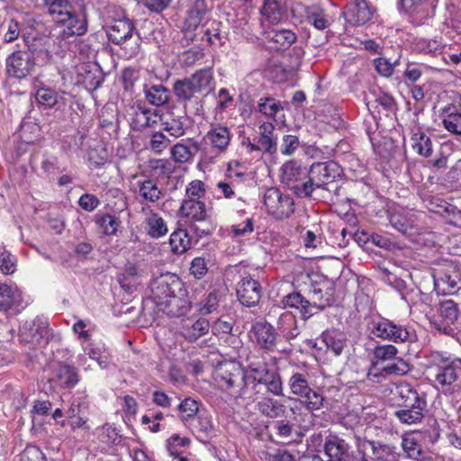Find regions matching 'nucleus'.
I'll use <instances>...</instances> for the list:
<instances>
[{
    "label": "nucleus",
    "mask_w": 461,
    "mask_h": 461,
    "mask_svg": "<svg viewBox=\"0 0 461 461\" xmlns=\"http://www.w3.org/2000/svg\"><path fill=\"white\" fill-rule=\"evenodd\" d=\"M141 272L135 264L125 265L123 272L118 276V282L121 287L127 293H132L140 285Z\"/></svg>",
    "instance_id": "nucleus-36"
},
{
    "label": "nucleus",
    "mask_w": 461,
    "mask_h": 461,
    "mask_svg": "<svg viewBox=\"0 0 461 461\" xmlns=\"http://www.w3.org/2000/svg\"><path fill=\"white\" fill-rule=\"evenodd\" d=\"M190 442L189 438L174 434L167 440L166 446L169 455L176 457L190 445Z\"/></svg>",
    "instance_id": "nucleus-56"
},
{
    "label": "nucleus",
    "mask_w": 461,
    "mask_h": 461,
    "mask_svg": "<svg viewBox=\"0 0 461 461\" xmlns=\"http://www.w3.org/2000/svg\"><path fill=\"white\" fill-rule=\"evenodd\" d=\"M322 341L327 348L335 356H339L346 345L344 334L337 330H326L321 334Z\"/></svg>",
    "instance_id": "nucleus-45"
},
{
    "label": "nucleus",
    "mask_w": 461,
    "mask_h": 461,
    "mask_svg": "<svg viewBox=\"0 0 461 461\" xmlns=\"http://www.w3.org/2000/svg\"><path fill=\"white\" fill-rule=\"evenodd\" d=\"M244 370L235 361H225L217 365L213 371L215 383L223 390L240 397V390L245 384Z\"/></svg>",
    "instance_id": "nucleus-6"
},
{
    "label": "nucleus",
    "mask_w": 461,
    "mask_h": 461,
    "mask_svg": "<svg viewBox=\"0 0 461 461\" xmlns=\"http://www.w3.org/2000/svg\"><path fill=\"white\" fill-rule=\"evenodd\" d=\"M394 283V287L401 293L402 299L404 300L410 306H431V294L423 293L419 288L410 289L404 293L403 290L406 288L405 282L403 280L395 278Z\"/></svg>",
    "instance_id": "nucleus-29"
},
{
    "label": "nucleus",
    "mask_w": 461,
    "mask_h": 461,
    "mask_svg": "<svg viewBox=\"0 0 461 461\" xmlns=\"http://www.w3.org/2000/svg\"><path fill=\"white\" fill-rule=\"evenodd\" d=\"M417 217L414 212L400 208L389 215L391 225L400 232L406 233L411 230L416 222Z\"/></svg>",
    "instance_id": "nucleus-34"
},
{
    "label": "nucleus",
    "mask_w": 461,
    "mask_h": 461,
    "mask_svg": "<svg viewBox=\"0 0 461 461\" xmlns=\"http://www.w3.org/2000/svg\"><path fill=\"white\" fill-rule=\"evenodd\" d=\"M442 122L447 131L461 136V101L444 109Z\"/></svg>",
    "instance_id": "nucleus-37"
},
{
    "label": "nucleus",
    "mask_w": 461,
    "mask_h": 461,
    "mask_svg": "<svg viewBox=\"0 0 461 461\" xmlns=\"http://www.w3.org/2000/svg\"><path fill=\"white\" fill-rule=\"evenodd\" d=\"M434 290L438 294L447 295L456 294L461 285L460 273L452 268L433 275Z\"/></svg>",
    "instance_id": "nucleus-17"
},
{
    "label": "nucleus",
    "mask_w": 461,
    "mask_h": 461,
    "mask_svg": "<svg viewBox=\"0 0 461 461\" xmlns=\"http://www.w3.org/2000/svg\"><path fill=\"white\" fill-rule=\"evenodd\" d=\"M32 87L35 90V98L39 104L47 108H52L59 104L61 96L55 89L45 86L38 77L33 78Z\"/></svg>",
    "instance_id": "nucleus-33"
},
{
    "label": "nucleus",
    "mask_w": 461,
    "mask_h": 461,
    "mask_svg": "<svg viewBox=\"0 0 461 461\" xmlns=\"http://www.w3.org/2000/svg\"><path fill=\"white\" fill-rule=\"evenodd\" d=\"M63 27L62 33L65 37L80 36L86 33L87 23L85 16L77 14L74 9L57 21Z\"/></svg>",
    "instance_id": "nucleus-24"
},
{
    "label": "nucleus",
    "mask_w": 461,
    "mask_h": 461,
    "mask_svg": "<svg viewBox=\"0 0 461 461\" xmlns=\"http://www.w3.org/2000/svg\"><path fill=\"white\" fill-rule=\"evenodd\" d=\"M178 410L180 412V419L182 420H188L197 414L199 402L194 399L185 398L178 405Z\"/></svg>",
    "instance_id": "nucleus-62"
},
{
    "label": "nucleus",
    "mask_w": 461,
    "mask_h": 461,
    "mask_svg": "<svg viewBox=\"0 0 461 461\" xmlns=\"http://www.w3.org/2000/svg\"><path fill=\"white\" fill-rule=\"evenodd\" d=\"M429 373L435 386L444 394L458 393L461 358L447 352L433 351L428 356Z\"/></svg>",
    "instance_id": "nucleus-2"
},
{
    "label": "nucleus",
    "mask_w": 461,
    "mask_h": 461,
    "mask_svg": "<svg viewBox=\"0 0 461 461\" xmlns=\"http://www.w3.org/2000/svg\"><path fill=\"white\" fill-rule=\"evenodd\" d=\"M146 101L154 106H162L169 101V90L162 84L145 85L143 88Z\"/></svg>",
    "instance_id": "nucleus-39"
},
{
    "label": "nucleus",
    "mask_w": 461,
    "mask_h": 461,
    "mask_svg": "<svg viewBox=\"0 0 461 461\" xmlns=\"http://www.w3.org/2000/svg\"><path fill=\"white\" fill-rule=\"evenodd\" d=\"M411 145L412 149L420 156L428 158L432 154V141L420 127L412 129Z\"/></svg>",
    "instance_id": "nucleus-38"
},
{
    "label": "nucleus",
    "mask_w": 461,
    "mask_h": 461,
    "mask_svg": "<svg viewBox=\"0 0 461 461\" xmlns=\"http://www.w3.org/2000/svg\"><path fill=\"white\" fill-rule=\"evenodd\" d=\"M438 0H401V7L412 22L420 24L434 15Z\"/></svg>",
    "instance_id": "nucleus-12"
},
{
    "label": "nucleus",
    "mask_w": 461,
    "mask_h": 461,
    "mask_svg": "<svg viewBox=\"0 0 461 461\" xmlns=\"http://www.w3.org/2000/svg\"><path fill=\"white\" fill-rule=\"evenodd\" d=\"M251 332L260 348L267 351L274 349L276 342V333L270 323L258 321L253 325Z\"/></svg>",
    "instance_id": "nucleus-25"
},
{
    "label": "nucleus",
    "mask_w": 461,
    "mask_h": 461,
    "mask_svg": "<svg viewBox=\"0 0 461 461\" xmlns=\"http://www.w3.org/2000/svg\"><path fill=\"white\" fill-rule=\"evenodd\" d=\"M277 138L275 135V126L272 122H264L259 126L258 143L267 153L274 154L277 149Z\"/></svg>",
    "instance_id": "nucleus-40"
},
{
    "label": "nucleus",
    "mask_w": 461,
    "mask_h": 461,
    "mask_svg": "<svg viewBox=\"0 0 461 461\" xmlns=\"http://www.w3.org/2000/svg\"><path fill=\"white\" fill-rule=\"evenodd\" d=\"M22 303L23 295L20 289L6 284H0V312L11 309L19 311Z\"/></svg>",
    "instance_id": "nucleus-30"
},
{
    "label": "nucleus",
    "mask_w": 461,
    "mask_h": 461,
    "mask_svg": "<svg viewBox=\"0 0 461 461\" xmlns=\"http://www.w3.org/2000/svg\"><path fill=\"white\" fill-rule=\"evenodd\" d=\"M258 107L262 114L269 118H274L278 112L283 110L281 103L272 97L260 98Z\"/></svg>",
    "instance_id": "nucleus-57"
},
{
    "label": "nucleus",
    "mask_w": 461,
    "mask_h": 461,
    "mask_svg": "<svg viewBox=\"0 0 461 461\" xmlns=\"http://www.w3.org/2000/svg\"><path fill=\"white\" fill-rule=\"evenodd\" d=\"M398 354V349L395 346L391 344L378 345L373 349V359L372 361L382 364L384 362H390L395 358Z\"/></svg>",
    "instance_id": "nucleus-53"
},
{
    "label": "nucleus",
    "mask_w": 461,
    "mask_h": 461,
    "mask_svg": "<svg viewBox=\"0 0 461 461\" xmlns=\"http://www.w3.org/2000/svg\"><path fill=\"white\" fill-rule=\"evenodd\" d=\"M281 303L285 307L296 308L300 310L304 320L309 319L321 309L316 303H310L299 293H292L285 295L282 299Z\"/></svg>",
    "instance_id": "nucleus-28"
},
{
    "label": "nucleus",
    "mask_w": 461,
    "mask_h": 461,
    "mask_svg": "<svg viewBox=\"0 0 461 461\" xmlns=\"http://www.w3.org/2000/svg\"><path fill=\"white\" fill-rule=\"evenodd\" d=\"M186 116L176 113L174 109H167L161 113L160 123L165 131L174 138H180L185 134Z\"/></svg>",
    "instance_id": "nucleus-21"
},
{
    "label": "nucleus",
    "mask_w": 461,
    "mask_h": 461,
    "mask_svg": "<svg viewBox=\"0 0 461 461\" xmlns=\"http://www.w3.org/2000/svg\"><path fill=\"white\" fill-rule=\"evenodd\" d=\"M169 245L174 254H183L191 247V238L187 231L178 229L170 235Z\"/></svg>",
    "instance_id": "nucleus-46"
},
{
    "label": "nucleus",
    "mask_w": 461,
    "mask_h": 461,
    "mask_svg": "<svg viewBox=\"0 0 461 461\" xmlns=\"http://www.w3.org/2000/svg\"><path fill=\"white\" fill-rule=\"evenodd\" d=\"M427 69V66L422 63L407 61L403 71V79L406 84L417 82Z\"/></svg>",
    "instance_id": "nucleus-55"
},
{
    "label": "nucleus",
    "mask_w": 461,
    "mask_h": 461,
    "mask_svg": "<svg viewBox=\"0 0 461 461\" xmlns=\"http://www.w3.org/2000/svg\"><path fill=\"white\" fill-rule=\"evenodd\" d=\"M232 134L230 129L226 125L215 124L204 136V141L217 154L224 153L230 146Z\"/></svg>",
    "instance_id": "nucleus-18"
},
{
    "label": "nucleus",
    "mask_w": 461,
    "mask_h": 461,
    "mask_svg": "<svg viewBox=\"0 0 461 461\" xmlns=\"http://www.w3.org/2000/svg\"><path fill=\"white\" fill-rule=\"evenodd\" d=\"M245 384L240 387V398L255 402L258 399V385H266L267 391L275 395H284L280 374L270 369L266 363H250L244 370Z\"/></svg>",
    "instance_id": "nucleus-1"
},
{
    "label": "nucleus",
    "mask_w": 461,
    "mask_h": 461,
    "mask_svg": "<svg viewBox=\"0 0 461 461\" xmlns=\"http://www.w3.org/2000/svg\"><path fill=\"white\" fill-rule=\"evenodd\" d=\"M440 323L438 324V330L445 334H450L454 331L452 325L456 323L459 316V307L453 300H444L439 303Z\"/></svg>",
    "instance_id": "nucleus-27"
},
{
    "label": "nucleus",
    "mask_w": 461,
    "mask_h": 461,
    "mask_svg": "<svg viewBox=\"0 0 461 461\" xmlns=\"http://www.w3.org/2000/svg\"><path fill=\"white\" fill-rule=\"evenodd\" d=\"M144 215V224L147 234L153 239H159L165 236L167 231V225L163 217L150 208V206L142 207Z\"/></svg>",
    "instance_id": "nucleus-23"
},
{
    "label": "nucleus",
    "mask_w": 461,
    "mask_h": 461,
    "mask_svg": "<svg viewBox=\"0 0 461 461\" xmlns=\"http://www.w3.org/2000/svg\"><path fill=\"white\" fill-rule=\"evenodd\" d=\"M261 294L262 288L260 284L250 276L242 277L237 285V296L244 306L252 307L258 304Z\"/></svg>",
    "instance_id": "nucleus-14"
},
{
    "label": "nucleus",
    "mask_w": 461,
    "mask_h": 461,
    "mask_svg": "<svg viewBox=\"0 0 461 461\" xmlns=\"http://www.w3.org/2000/svg\"><path fill=\"white\" fill-rule=\"evenodd\" d=\"M305 18L307 23L313 25L317 30H324L330 25L325 11L319 5L307 7L305 9Z\"/></svg>",
    "instance_id": "nucleus-47"
},
{
    "label": "nucleus",
    "mask_w": 461,
    "mask_h": 461,
    "mask_svg": "<svg viewBox=\"0 0 461 461\" xmlns=\"http://www.w3.org/2000/svg\"><path fill=\"white\" fill-rule=\"evenodd\" d=\"M444 44L437 39H420L414 43V50L420 54L436 56L443 51Z\"/></svg>",
    "instance_id": "nucleus-50"
},
{
    "label": "nucleus",
    "mask_w": 461,
    "mask_h": 461,
    "mask_svg": "<svg viewBox=\"0 0 461 461\" xmlns=\"http://www.w3.org/2000/svg\"><path fill=\"white\" fill-rule=\"evenodd\" d=\"M356 440L357 449L364 456H371L372 454L376 459L395 461V456L392 451L393 447L390 446L376 445L374 441L361 439L359 438H357Z\"/></svg>",
    "instance_id": "nucleus-26"
},
{
    "label": "nucleus",
    "mask_w": 461,
    "mask_h": 461,
    "mask_svg": "<svg viewBox=\"0 0 461 461\" xmlns=\"http://www.w3.org/2000/svg\"><path fill=\"white\" fill-rule=\"evenodd\" d=\"M241 178H244V174L233 172L230 166H229L227 169V179L220 181L217 183L216 186L225 198H230L234 195V189Z\"/></svg>",
    "instance_id": "nucleus-48"
},
{
    "label": "nucleus",
    "mask_w": 461,
    "mask_h": 461,
    "mask_svg": "<svg viewBox=\"0 0 461 461\" xmlns=\"http://www.w3.org/2000/svg\"><path fill=\"white\" fill-rule=\"evenodd\" d=\"M137 185L140 195L144 200L155 203L160 198L161 191L154 181L150 179L140 180L137 182Z\"/></svg>",
    "instance_id": "nucleus-51"
},
{
    "label": "nucleus",
    "mask_w": 461,
    "mask_h": 461,
    "mask_svg": "<svg viewBox=\"0 0 461 461\" xmlns=\"http://www.w3.org/2000/svg\"><path fill=\"white\" fill-rule=\"evenodd\" d=\"M264 35L265 40L271 43L270 48L276 50L287 49L296 41L295 33L286 29H270L265 31Z\"/></svg>",
    "instance_id": "nucleus-31"
},
{
    "label": "nucleus",
    "mask_w": 461,
    "mask_h": 461,
    "mask_svg": "<svg viewBox=\"0 0 461 461\" xmlns=\"http://www.w3.org/2000/svg\"><path fill=\"white\" fill-rule=\"evenodd\" d=\"M303 399V402L305 408L311 411L320 410L324 403L325 398L318 392L312 390L310 387V392L306 393L305 395H301Z\"/></svg>",
    "instance_id": "nucleus-63"
},
{
    "label": "nucleus",
    "mask_w": 461,
    "mask_h": 461,
    "mask_svg": "<svg viewBox=\"0 0 461 461\" xmlns=\"http://www.w3.org/2000/svg\"><path fill=\"white\" fill-rule=\"evenodd\" d=\"M277 329L287 339H294L300 333L295 316L288 311L280 314L277 321Z\"/></svg>",
    "instance_id": "nucleus-42"
},
{
    "label": "nucleus",
    "mask_w": 461,
    "mask_h": 461,
    "mask_svg": "<svg viewBox=\"0 0 461 461\" xmlns=\"http://www.w3.org/2000/svg\"><path fill=\"white\" fill-rule=\"evenodd\" d=\"M135 28L128 18L117 19L106 27V35L110 41L119 45L132 38Z\"/></svg>",
    "instance_id": "nucleus-22"
},
{
    "label": "nucleus",
    "mask_w": 461,
    "mask_h": 461,
    "mask_svg": "<svg viewBox=\"0 0 461 461\" xmlns=\"http://www.w3.org/2000/svg\"><path fill=\"white\" fill-rule=\"evenodd\" d=\"M81 345L85 354L87 355L89 358L95 360L101 368L104 369L109 366V357L102 351L100 347L94 346L93 344Z\"/></svg>",
    "instance_id": "nucleus-58"
},
{
    "label": "nucleus",
    "mask_w": 461,
    "mask_h": 461,
    "mask_svg": "<svg viewBox=\"0 0 461 461\" xmlns=\"http://www.w3.org/2000/svg\"><path fill=\"white\" fill-rule=\"evenodd\" d=\"M160 117L161 112L159 110L137 105L133 108L131 125L132 129L141 131L157 125L160 122Z\"/></svg>",
    "instance_id": "nucleus-20"
},
{
    "label": "nucleus",
    "mask_w": 461,
    "mask_h": 461,
    "mask_svg": "<svg viewBox=\"0 0 461 461\" xmlns=\"http://www.w3.org/2000/svg\"><path fill=\"white\" fill-rule=\"evenodd\" d=\"M211 325L205 318H186L181 320L179 334L190 343L197 341L208 334Z\"/></svg>",
    "instance_id": "nucleus-16"
},
{
    "label": "nucleus",
    "mask_w": 461,
    "mask_h": 461,
    "mask_svg": "<svg viewBox=\"0 0 461 461\" xmlns=\"http://www.w3.org/2000/svg\"><path fill=\"white\" fill-rule=\"evenodd\" d=\"M207 8L203 0L196 1L188 12L187 17L185 22V28L186 31H195L202 23L206 14Z\"/></svg>",
    "instance_id": "nucleus-43"
},
{
    "label": "nucleus",
    "mask_w": 461,
    "mask_h": 461,
    "mask_svg": "<svg viewBox=\"0 0 461 461\" xmlns=\"http://www.w3.org/2000/svg\"><path fill=\"white\" fill-rule=\"evenodd\" d=\"M185 286L182 280L176 275L167 274L153 280L150 284L151 299L155 305L171 298Z\"/></svg>",
    "instance_id": "nucleus-10"
},
{
    "label": "nucleus",
    "mask_w": 461,
    "mask_h": 461,
    "mask_svg": "<svg viewBox=\"0 0 461 461\" xmlns=\"http://www.w3.org/2000/svg\"><path fill=\"white\" fill-rule=\"evenodd\" d=\"M310 375L306 370L293 372L288 379V386L292 394L300 397L310 392Z\"/></svg>",
    "instance_id": "nucleus-41"
},
{
    "label": "nucleus",
    "mask_w": 461,
    "mask_h": 461,
    "mask_svg": "<svg viewBox=\"0 0 461 461\" xmlns=\"http://www.w3.org/2000/svg\"><path fill=\"white\" fill-rule=\"evenodd\" d=\"M256 402L258 411L265 417L270 419L281 418L286 412V407L285 404L269 396H258V399Z\"/></svg>",
    "instance_id": "nucleus-35"
},
{
    "label": "nucleus",
    "mask_w": 461,
    "mask_h": 461,
    "mask_svg": "<svg viewBox=\"0 0 461 461\" xmlns=\"http://www.w3.org/2000/svg\"><path fill=\"white\" fill-rule=\"evenodd\" d=\"M53 379L62 388H73L79 382L77 370L66 363H58L53 370Z\"/></svg>",
    "instance_id": "nucleus-32"
},
{
    "label": "nucleus",
    "mask_w": 461,
    "mask_h": 461,
    "mask_svg": "<svg viewBox=\"0 0 461 461\" xmlns=\"http://www.w3.org/2000/svg\"><path fill=\"white\" fill-rule=\"evenodd\" d=\"M281 182L291 189L297 196L307 198L308 194L303 190L307 183V172L294 160L285 163L281 167Z\"/></svg>",
    "instance_id": "nucleus-11"
},
{
    "label": "nucleus",
    "mask_w": 461,
    "mask_h": 461,
    "mask_svg": "<svg viewBox=\"0 0 461 461\" xmlns=\"http://www.w3.org/2000/svg\"><path fill=\"white\" fill-rule=\"evenodd\" d=\"M178 215L191 222H203L210 218L209 211L203 200H183Z\"/></svg>",
    "instance_id": "nucleus-19"
},
{
    "label": "nucleus",
    "mask_w": 461,
    "mask_h": 461,
    "mask_svg": "<svg viewBox=\"0 0 461 461\" xmlns=\"http://www.w3.org/2000/svg\"><path fill=\"white\" fill-rule=\"evenodd\" d=\"M51 59L52 55L45 48L17 50L6 59V73L10 77L23 80L31 76L36 68L50 64Z\"/></svg>",
    "instance_id": "nucleus-3"
},
{
    "label": "nucleus",
    "mask_w": 461,
    "mask_h": 461,
    "mask_svg": "<svg viewBox=\"0 0 461 461\" xmlns=\"http://www.w3.org/2000/svg\"><path fill=\"white\" fill-rule=\"evenodd\" d=\"M96 224L105 235H113L117 231L119 221L110 214L96 216Z\"/></svg>",
    "instance_id": "nucleus-64"
},
{
    "label": "nucleus",
    "mask_w": 461,
    "mask_h": 461,
    "mask_svg": "<svg viewBox=\"0 0 461 461\" xmlns=\"http://www.w3.org/2000/svg\"><path fill=\"white\" fill-rule=\"evenodd\" d=\"M50 14L57 22L73 10L70 0H42Z\"/></svg>",
    "instance_id": "nucleus-49"
},
{
    "label": "nucleus",
    "mask_w": 461,
    "mask_h": 461,
    "mask_svg": "<svg viewBox=\"0 0 461 461\" xmlns=\"http://www.w3.org/2000/svg\"><path fill=\"white\" fill-rule=\"evenodd\" d=\"M205 194V184L201 180L195 179L185 186V195L183 200H202Z\"/></svg>",
    "instance_id": "nucleus-59"
},
{
    "label": "nucleus",
    "mask_w": 461,
    "mask_h": 461,
    "mask_svg": "<svg viewBox=\"0 0 461 461\" xmlns=\"http://www.w3.org/2000/svg\"><path fill=\"white\" fill-rule=\"evenodd\" d=\"M424 410L425 408H419L417 406L414 410L400 409L395 411V416L403 424H417L423 419Z\"/></svg>",
    "instance_id": "nucleus-54"
},
{
    "label": "nucleus",
    "mask_w": 461,
    "mask_h": 461,
    "mask_svg": "<svg viewBox=\"0 0 461 461\" xmlns=\"http://www.w3.org/2000/svg\"><path fill=\"white\" fill-rule=\"evenodd\" d=\"M213 74L211 68H202L188 77L174 82L172 90L180 103H187L197 95H207L212 90Z\"/></svg>",
    "instance_id": "nucleus-4"
},
{
    "label": "nucleus",
    "mask_w": 461,
    "mask_h": 461,
    "mask_svg": "<svg viewBox=\"0 0 461 461\" xmlns=\"http://www.w3.org/2000/svg\"><path fill=\"white\" fill-rule=\"evenodd\" d=\"M156 307L158 312H162L171 317L185 315L191 309V302L185 287L184 286L180 292L172 295L167 301L158 303Z\"/></svg>",
    "instance_id": "nucleus-13"
},
{
    "label": "nucleus",
    "mask_w": 461,
    "mask_h": 461,
    "mask_svg": "<svg viewBox=\"0 0 461 461\" xmlns=\"http://www.w3.org/2000/svg\"><path fill=\"white\" fill-rule=\"evenodd\" d=\"M171 158L176 163H186L193 158V153L189 146L183 142H177L175 144L170 150Z\"/></svg>",
    "instance_id": "nucleus-61"
},
{
    "label": "nucleus",
    "mask_w": 461,
    "mask_h": 461,
    "mask_svg": "<svg viewBox=\"0 0 461 461\" xmlns=\"http://www.w3.org/2000/svg\"><path fill=\"white\" fill-rule=\"evenodd\" d=\"M50 336V323L47 318L37 316L31 321H25L20 326L19 337L24 343L32 345L47 344Z\"/></svg>",
    "instance_id": "nucleus-8"
},
{
    "label": "nucleus",
    "mask_w": 461,
    "mask_h": 461,
    "mask_svg": "<svg viewBox=\"0 0 461 461\" xmlns=\"http://www.w3.org/2000/svg\"><path fill=\"white\" fill-rule=\"evenodd\" d=\"M342 173L340 166L333 161L313 163L307 172V183L303 188L308 197H312L316 189H324L325 185L335 181Z\"/></svg>",
    "instance_id": "nucleus-5"
},
{
    "label": "nucleus",
    "mask_w": 461,
    "mask_h": 461,
    "mask_svg": "<svg viewBox=\"0 0 461 461\" xmlns=\"http://www.w3.org/2000/svg\"><path fill=\"white\" fill-rule=\"evenodd\" d=\"M285 13L281 0H264L261 14L272 24L278 23Z\"/></svg>",
    "instance_id": "nucleus-44"
},
{
    "label": "nucleus",
    "mask_w": 461,
    "mask_h": 461,
    "mask_svg": "<svg viewBox=\"0 0 461 461\" xmlns=\"http://www.w3.org/2000/svg\"><path fill=\"white\" fill-rule=\"evenodd\" d=\"M402 447L409 458L418 460L421 456L420 446L418 443V439L413 435L403 437Z\"/></svg>",
    "instance_id": "nucleus-60"
},
{
    "label": "nucleus",
    "mask_w": 461,
    "mask_h": 461,
    "mask_svg": "<svg viewBox=\"0 0 461 461\" xmlns=\"http://www.w3.org/2000/svg\"><path fill=\"white\" fill-rule=\"evenodd\" d=\"M343 15L348 23L361 26L371 20L373 13L366 0H348Z\"/></svg>",
    "instance_id": "nucleus-15"
},
{
    "label": "nucleus",
    "mask_w": 461,
    "mask_h": 461,
    "mask_svg": "<svg viewBox=\"0 0 461 461\" xmlns=\"http://www.w3.org/2000/svg\"><path fill=\"white\" fill-rule=\"evenodd\" d=\"M263 203L269 214L276 219H285L294 212V203L288 194H284L279 189L271 187L266 190Z\"/></svg>",
    "instance_id": "nucleus-7"
},
{
    "label": "nucleus",
    "mask_w": 461,
    "mask_h": 461,
    "mask_svg": "<svg viewBox=\"0 0 461 461\" xmlns=\"http://www.w3.org/2000/svg\"><path fill=\"white\" fill-rule=\"evenodd\" d=\"M370 331L376 338L394 343L405 342L409 338V331L405 326L382 317L371 321Z\"/></svg>",
    "instance_id": "nucleus-9"
},
{
    "label": "nucleus",
    "mask_w": 461,
    "mask_h": 461,
    "mask_svg": "<svg viewBox=\"0 0 461 461\" xmlns=\"http://www.w3.org/2000/svg\"><path fill=\"white\" fill-rule=\"evenodd\" d=\"M395 394L398 397V405L425 400L420 397L418 392L408 383H401L395 388Z\"/></svg>",
    "instance_id": "nucleus-52"
}]
</instances>
